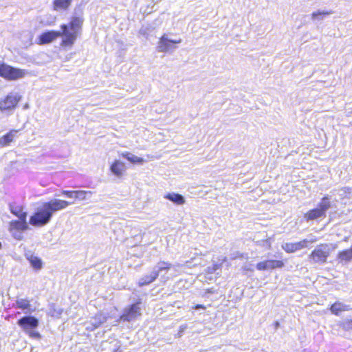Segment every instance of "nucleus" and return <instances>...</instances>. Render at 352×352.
<instances>
[{
	"label": "nucleus",
	"instance_id": "f257e3e1",
	"mask_svg": "<svg viewBox=\"0 0 352 352\" xmlns=\"http://www.w3.org/2000/svg\"><path fill=\"white\" fill-rule=\"evenodd\" d=\"M84 19L81 16H72L67 23H63L60 26V31L47 30L41 33L37 38L36 43L43 45L50 43L58 37H61L60 47L63 50L70 49L80 36Z\"/></svg>",
	"mask_w": 352,
	"mask_h": 352
},
{
	"label": "nucleus",
	"instance_id": "f03ea898",
	"mask_svg": "<svg viewBox=\"0 0 352 352\" xmlns=\"http://www.w3.org/2000/svg\"><path fill=\"white\" fill-rule=\"evenodd\" d=\"M72 203L59 199H52L42 204L30 217L29 223L35 227H41L50 222L54 212L67 208Z\"/></svg>",
	"mask_w": 352,
	"mask_h": 352
},
{
	"label": "nucleus",
	"instance_id": "7ed1b4c3",
	"mask_svg": "<svg viewBox=\"0 0 352 352\" xmlns=\"http://www.w3.org/2000/svg\"><path fill=\"white\" fill-rule=\"evenodd\" d=\"M331 250L329 244L320 243L310 252L308 259L311 263L324 264L327 262Z\"/></svg>",
	"mask_w": 352,
	"mask_h": 352
},
{
	"label": "nucleus",
	"instance_id": "20e7f679",
	"mask_svg": "<svg viewBox=\"0 0 352 352\" xmlns=\"http://www.w3.org/2000/svg\"><path fill=\"white\" fill-rule=\"evenodd\" d=\"M331 208V202L328 196H324L318 207L312 208L304 214V219L307 221H313L320 218H324L327 210Z\"/></svg>",
	"mask_w": 352,
	"mask_h": 352
},
{
	"label": "nucleus",
	"instance_id": "39448f33",
	"mask_svg": "<svg viewBox=\"0 0 352 352\" xmlns=\"http://www.w3.org/2000/svg\"><path fill=\"white\" fill-rule=\"evenodd\" d=\"M18 324L23 329V331L33 339L39 340L41 338L39 332L36 331H30V329H36L38 325V320L34 316H23L20 318Z\"/></svg>",
	"mask_w": 352,
	"mask_h": 352
},
{
	"label": "nucleus",
	"instance_id": "423d86ee",
	"mask_svg": "<svg viewBox=\"0 0 352 352\" xmlns=\"http://www.w3.org/2000/svg\"><path fill=\"white\" fill-rule=\"evenodd\" d=\"M25 69L16 68L6 63H0V77L8 80H16L25 76Z\"/></svg>",
	"mask_w": 352,
	"mask_h": 352
},
{
	"label": "nucleus",
	"instance_id": "0eeeda50",
	"mask_svg": "<svg viewBox=\"0 0 352 352\" xmlns=\"http://www.w3.org/2000/svg\"><path fill=\"white\" fill-rule=\"evenodd\" d=\"M21 98V96L18 93H8L5 96L0 98V111L2 112L13 111L18 107Z\"/></svg>",
	"mask_w": 352,
	"mask_h": 352
},
{
	"label": "nucleus",
	"instance_id": "6e6552de",
	"mask_svg": "<svg viewBox=\"0 0 352 352\" xmlns=\"http://www.w3.org/2000/svg\"><path fill=\"white\" fill-rule=\"evenodd\" d=\"M141 304L142 300H138L135 302L127 306L120 316V320L123 322H131L140 317L142 315Z\"/></svg>",
	"mask_w": 352,
	"mask_h": 352
},
{
	"label": "nucleus",
	"instance_id": "1a4fd4ad",
	"mask_svg": "<svg viewBox=\"0 0 352 352\" xmlns=\"http://www.w3.org/2000/svg\"><path fill=\"white\" fill-rule=\"evenodd\" d=\"M29 229L27 220H12L9 222L8 230L12 236L16 240L21 241L23 239L21 232Z\"/></svg>",
	"mask_w": 352,
	"mask_h": 352
},
{
	"label": "nucleus",
	"instance_id": "9d476101",
	"mask_svg": "<svg viewBox=\"0 0 352 352\" xmlns=\"http://www.w3.org/2000/svg\"><path fill=\"white\" fill-rule=\"evenodd\" d=\"M182 42L181 39H168L166 34H163L160 38L157 44V51L160 52H168L176 48V45Z\"/></svg>",
	"mask_w": 352,
	"mask_h": 352
},
{
	"label": "nucleus",
	"instance_id": "9b49d317",
	"mask_svg": "<svg viewBox=\"0 0 352 352\" xmlns=\"http://www.w3.org/2000/svg\"><path fill=\"white\" fill-rule=\"evenodd\" d=\"M285 267L283 260L269 259L256 263V267L259 271L274 270Z\"/></svg>",
	"mask_w": 352,
	"mask_h": 352
},
{
	"label": "nucleus",
	"instance_id": "f8f14e48",
	"mask_svg": "<svg viewBox=\"0 0 352 352\" xmlns=\"http://www.w3.org/2000/svg\"><path fill=\"white\" fill-rule=\"evenodd\" d=\"M60 195H63L68 198L74 199V201H83L87 199L88 196L92 195L91 191L89 190H63L60 192Z\"/></svg>",
	"mask_w": 352,
	"mask_h": 352
},
{
	"label": "nucleus",
	"instance_id": "ddd939ff",
	"mask_svg": "<svg viewBox=\"0 0 352 352\" xmlns=\"http://www.w3.org/2000/svg\"><path fill=\"white\" fill-rule=\"evenodd\" d=\"M314 242H316L315 239L310 241V243ZM309 243V241L307 239H303L296 243H286L282 245V248L287 253H293L308 247Z\"/></svg>",
	"mask_w": 352,
	"mask_h": 352
},
{
	"label": "nucleus",
	"instance_id": "4468645a",
	"mask_svg": "<svg viewBox=\"0 0 352 352\" xmlns=\"http://www.w3.org/2000/svg\"><path fill=\"white\" fill-rule=\"evenodd\" d=\"M19 129H11L0 138V147L9 146L17 136Z\"/></svg>",
	"mask_w": 352,
	"mask_h": 352
},
{
	"label": "nucleus",
	"instance_id": "2eb2a0df",
	"mask_svg": "<svg viewBox=\"0 0 352 352\" xmlns=\"http://www.w3.org/2000/svg\"><path fill=\"white\" fill-rule=\"evenodd\" d=\"M73 0H54L52 8L55 11L67 10L69 8Z\"/></svg>",
	"mask_w": 352,
	"mask_h": 352
},
{
	"label": "nucleus",
	"instance_id": "dca6fc26",
	"mask_svg": "<svg viewBox=\"0 0 352 352\" xmlns=\"http://www.w3.org/2000/svg\"><path fill=\"white\" fill-rule=\"evenodd\" d=\"M110 169L111 172L118 177H121L125 171V165L122 162L115 160L111 165Z\"/></svg>",
	"mask_w": 352,
	"mask_h": 352
},
{
	"label": "nucleus",
	"instance_id": "f3484780",
	"mask_svg": "<svg viewBox=\"0 0 352 352\" xmlns=\"http://www.w3.org/2000/svg\"><path fill=\"white\" fill-rule=\"evenodd\" d=\"M329 309L333 314L339 316L342 311H348L350 309V308L348 306L344 305L342 302L338 301L333 303L330 306Z\"/></svg>",
	"mask_w": 352,
	"mask_h": 352
},
{
	"label": "nucleus",
	"instance_id": "a211bd4d",
	"mask_svg": "<svg viewBox=\"0 0 352 352\" xmlns=\"http://www.w3.org/2000/svg\"><path fill=\"white\" fill-rule=\"evenodd\" d=\"M158 277V272L157 271H153L150 275H146L142 277L138 285L140 287H142L146 285H148L153 281H155Z\"/></svg>",
	"mask_w": 352,
	"mask_h": 352
},
{
	"label": "nucleus",
	"instance_id": "6ab92c4d",
	"mask_svg": "<svg viewBox=\"0 0 352 352\" xmlns=\"http://www.w3.org/2000/svg\"><path fill=\"white\" fill-rule=\"evenodd\" d=\"M121 155L132 164H142L144 162L143 158L132 155L129 152L122 153Z\"/></svg>",
	"mask_w": 352,
	"mask_h": 352
},
{
	"label": "nucleus",
	"instance_id": "aec40b11",
	"mask_svg": "<svg viewBox=\"0 0 352 352\" xmlns=\"http://www.w3.org/2000/svg\"><path fill=\"white\" fill-rule=\"evenodd\" d=\"M338 258L341 261L348 262L352 259V246L344 250H342L338 252Z\"/></svg>",
	"mask_w": 352,
	"mask_h": 352
},
{
	"label": "nucleus",
	"instance_id": "412c9836",
	"mask_svg": "<svg viewBox=\"0 0 352 352\" xmlns=\"http://www.w3.org/2000/svg\"><path fill=\"white\" fill-rule=\"evenodd\" d=\"M15 307L22 310H30L31 308V304L29 300L20 298L16 300Z\"/></svg>",
	"mask_w": 352,
	"mask_h": 352
},
{
	"label": "nucleus",
	"instance_id": "4be33fe9",
	"mask_svg": "<svg viewBox=\"0 0 352 352\" xmlns=\"http://www.w3.org/2000/svg\"><path fill=\"white\" fill-rule=\"evenodd\" d=\"M166 198L179 205L183 204L185 202L184 198L177 193L168 194Z\"/></svg>",
	"mask_w": 352,
	"mask_h": 352
},
{
	"label": "nucleus",
	"instance_id": "5701e85b",
	"mask_svg": "<svg viewBox=\"0 0 352 352\" xmlns=\"http://www.w3.org/2000/svg\"><path fill=\"white\" fill-rule=\"evenodd\" d=\"M28 260L30 263L32 267L36 270H40L42 267V261L40 258L36 256H30Z\"/></svg>",
	"mask_w": 352,
	"mask_h": 352
},
{
	"label": "nucleus",
	"instance_id": "b1692460",
	"mask_svg": "<svg viewBox=\"0 0 352 352\" xmlns=\"http://www.w3.org/2000/svg\"><path fill=\"white\" fill-rule=\"evenodd\" d=\"M11 212L16 217L19 218V219L24 220L27 219V212H24L23 208H12Z\"/></svg>",
	"mask_w": 352,
	"mask_h": 352
},
{
	"label": "nucleus",
	"instance_id": "393cba45",
	"mask_svg": "<svg viewBox=\"0 0 352 352\" xmlns=\"http://www.w3.org/2000/svg\"><path fill=\"white\" fill-rule=\"evenodd\" d=\"M158 273L162 271H168L172 267V264L169 262L160 261L159 262Z\"/></svg>",
	"mask_w": 352,
	"mask_h": 352
},
{
	"label": "nucleus",
	"instance_id": "a878e982",
	"mask_svg": "<svg viewBox=\"0 0 352 352\" xmlns=\"http://www.w3.org/2000/svg\"><path fill=\"white\" fill-rule=\"evenodd\" d=\"M332 13H333V12L331 10H329V11H317V12H313L311 14V18L313 19H316L318 18V16H324L329 15Z\"/></svg>",
	"mask_w": 352,
	"mask_h": 352
},
{
	"label": "nucleus",
	"instance_id": "bb28decb",
	"mask_svg": "<svg viewBox=\"0 0 352 352\" xmlns=\"http://www.w3.org/2000/svg\"><path fill=\"white\" fill-rule=\"evenodd\" d=\"M341 326L345 330H349L350 329H352V320H346L344 321L341 324Z\"/></svg>",
	"mask_w": 352,
	"mask_h": 352
},
{
	"label": "nucleus",
	"instance_id": "cd10ccee",
	"mask_svg": "<svg viewBox=\"0 0 352 352\" xmlns=\"http://www.w3.org/2000/svg\"><path fill=\"white\" fill-rule=\"evenodd\" d=\"M222 267V264L221 263H214L212 264V265L211 266V270L212 272H215L217 271V270H219L221 269Z\"/></svg>",
	"mask_w": 352,
	"mask_h": 352
},
{
	"label": "nucleus",
	"instance_id": "c85d7f7f",
	"mask_svg": "<svg viewBox=\"0 0 352 352\" xmlns=\"http://www.w3.org/2000/svg\"><path fill=\"white\" fill-rule=\"evenodd\" d=\"M193 309H206V307L205 305H201V304H197L192 307Z\"/></svg>",
	"mask_w": 352,
	"mask_h": 352
},
{
	"label": "nucleus",
	"instance_id": "c756f323",
	"mask_svg": "<svg viewBox=\"0 0 352 352\" xmlns=\"http://www.w3.org/2000/svg\"><path fill=\"white\" fill-rule=\"evenodd\" d=\"M274 324L275 328H278L279 327V325H280L279 322H277V321L275 322Z\"/></svg>",
	"mask_w": 352,
	"mask_h": 352
},
{
	"label": "nucleus",
	"instance_id": "7c9ffc66",
	"mask_svg": "<svg viewBox=\"0 0 352 352\" xmlns=\"http://www.w3.org/2000/svg\"><path fill=\"white\" fill-rule=\"evenodd\" d=\"M226 261H227V257L225 256L222 258V262H226Z\"/></svg>",
	"mask_w": 352,
	"mask_h": 352
},
{
	"label": "nucleus",
	"instance_id": "2f4dec72",
	"mask_svg": "<svg viewBox=\"0 0 352 352\" xmlns=\"http://www.w3.org/2000/svg\"><path fill=\"white\" fill-rule=\"evenodd\" d=\"M2 247V245H1V243L0 242V249Z\"/></svg>",
	"mask_w": 352,
	"mask_h": 352
},
{
	"label": "nucleus",
	"instance_id": "473e14b6",
	"mask_svg": "<svg viewBox=\"0 0 352 352\" xmlns=\"http://www.w3.org/2000/svg\"><path fill=\"white\" fill-rule=\"evenodd\" d=\"M239 257L242 258L243 257V254H240Z\"/></svg>",
	"mask_w": 352,
	"mask_h": 352
}]
</instances>
